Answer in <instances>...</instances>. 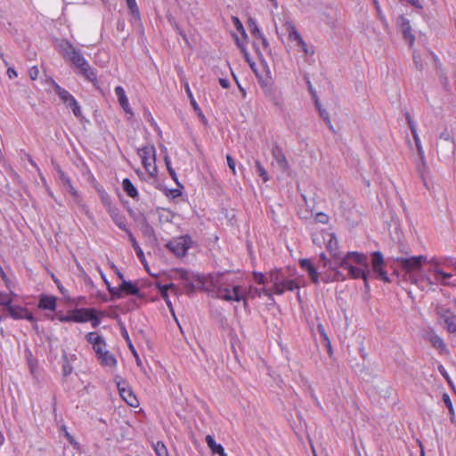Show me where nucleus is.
<instances>
[{
    "instance_id": "obj_1",
    "label": "nucleus",
    "mask_w": 456,
    "mask_h": 456,
    "mask_svg": "<svg viewBox=\"0 0 456 456\" xmlns=\"http://www.w3.org/2000/svg\"><path fill=\"white\" fill-rule=\"evenodd\" d=\"M320 235L322 236V240L319 238H315V244H318L320 247L323 245L335 263L340 268L347 271V278L362 279L364 281L365 289L369 290L370 271L367 255L356 251H349L345 256H341L338 241L330 226L329 229L321 230Z\"/></svg>"
},
{
    "instance_id": "obj_2",
    "label": "nucleus",
    "mask_w": 456,
    "mask_h": 456,
    "mask_svg": "<svg viewBox=\"0 0 456 456\" xmlns=\"http://www.w3.org/2000/svg\"><path fill=\"white\" fill-rule=\"evenodd\" d=\"M207 289L216 298L227 302L243 301L244 306L248 305L246 289L232 283L224 274L210 275Z\"/></svg>"
},
{
    "instance_id": "obj_3",
    "label": "nucleus",
    "mask_w": 456,
    "mask_h": 456,
    "mask_svg": "<svg viewBox=\"0 0 456 456\" xmlns=\"http://www.w3.org/2000/svg\"><path fill=\"white\" fill-rule=\"evenodd\" d=\"M57 49L61 56L79 69V73L91 82L97 80V74L85 59L80 50L76 49L68 40H61Z\"/></svg>"
},
{
    "instance_id": "obj_4",
    "label": "nucleus",
    "mask_w": 456,
    "mask_h": 456,
    "mask_svg": "<svg viewBox=\"0 0 456 456\" xmlns=\"http://www.w3.org/2000/svg\"><path fill=\"white\" fill-rule=\"evenodd\" d=\"M426 263H429L434 265L433 269H430L429 272L433 274V279L430 277H426V281L429 285L434 284H441L444 286H452L454 285L453 282L449 280L452 277V274L450 273L444 272L439 265L442 264L440 260L436 257H432L430 260H428Z\"/></svg>"
},
{
    "instance_id": "obj_5",
    "label": "nucleus",
    "mask_w": 456,
    "mask_h": 456,
    "mask_svg": "<svg viewBox=\"0 0 456 456\" xmlns=\"http://www.w3.org/2000/svg\"><path fill=\"white\" fill-rule=\"evenodd\" d=\"M137 153L142 159V164L151 176H155L158 169L156 166V149L149 144L138 149Z\"/></svg>"
},
{
    "instance_id": "obj_6",
    "label": "nucleus",
    "mask_w": 456,
    "mask_h": 456,
    "mask_svg": "<svg viewBox=\"0 0 456 456\" xmlns=\"http://www.w3.org/2000/svg\"><path fill=\"white\" fill-rule=\"evenodd\" d=\"M287 273L281 269H275L268 273V282L272 283L270 288H263L265 297L269 299L273 298V295H282L281 285L284 281Z\"/></svg>"
},
{
    "instance_id": "obj_7",
    "label": "nucleus",
    "mask_w": 456,
    "mask_h": 456,
    "mask_svg": "<svg viewBox=\"0 0 456 456\" xmlns=\"http://www.w3.org/2000/svg\"><path fill=\"white\" fill-rule=\"evenodd\" d=\"M395 261L407 273L416 272L421 269L424 263L428 261L425 256H413L410 257H396Z\"/></svg>"
},
{
    "instance_id": "obj_8",
    "label": "nucleus",
    "mask_w": 456,
    "mask_h": 456,
    "mask_svg": "<svg viewBox=\"0 0 456 456\" xmlns=\"http://www.w3.org/2000/svg\"><path fill=\"white\" fill-rule=\"evenodd\" d=\"M191 239L189 235L179 236L171 240L167 248L172 251L176 256H184L190 248Z\"/></svg>"
},
{
    "instance_id": "obj_9",
    "label": "nucleus",
    "mask_w": 456,
    "mask_h": 456,
    "mask_svg": "<svg viewBox=\"0 0 456 456\" xmlns=\"http://www.w3.org/2000/svg\"><path fill=\"white\" fill-rule=\"evenodd\" d=\"M56 171L58 174V178L61 185L66 189V191L73 197L74 202L80 208H85V204L83 200L79 194V192L74 188L72 185L70 178L67 175V174L58 166L56 167Z\"/></svg>"
},
{
    "instance_id": "obj_10",
    "label": "nucleus",
    "mask_w": 456,
    "mask_h": 456,
    "mask_svg": "<svg viewBox=\"0 0 456 456\" xmlns=\"http://www.w3.org/2000/svg\"><path fill=\"white\" fill-rule=\"evenodd\" d=\"M371 268L377 278L384 282H390L388 274L385 270L384 256L380 251H374L371 253Z\"/></svg>"
},
{
    "instance_id": "obj_11",
    "label": "nucleus",
    "mask_w": 456,
    "mask_h": 456,
    "mask_svg": "<svg viewBox=\"0 0 456 456\" xmlns=\"http://www.w3.org/2000/svg\"><path fill=\"white\" fill-rule=\"evenodd\" d=\"M319 256L321 260L323 262V266L328 267L331 272L327 279L321 277L322 281H324L325 282L335 281H344L347 279V275H345L338 269L339 265L335 263L333 258L332 261L328 259L323 252H321L319 254Z\"/></svg>"
},
{
    "instance_id": "obj_12",
    "label": "nucleus",
    "mask_w": 456,
    "mask_h": 456,
    "mask_svg": "<svg viewBox=\"0 0 456 456\" xmlns=\"http://www.w3.org/2000/svg\"><path fill=\"white\" fill-rule=\"evenodd\" d=\"M286 32L288 33V37L290 41L296 42V45L300 47L301 50L307 54L308 50L306 48V44L303 40L302 37L295 28L292 22L287 21L284 25Z\"/></svg>"
},
{
    "instance_id": "obj_13",
    "label": "nucleus",
    "mask_w": 456,
    "mask_h": 456,
    "mask_svg": "<svg viewBox=\"0 0 456 456\" xmlns=\"http://www.w3.org/2000/svg\"><path fill=\"white\" fill-rule=\"evenodd\" d=\"M441 319L445 324V329L449 333H456V315L449 308L441 307L438 310Z\"/></svg>"
},
{
    "instance_id": "obj_14",
    "label": "nucleus",
    "mask_w": 456,
    "mask_h": 456,
    "mask_svg": "<svg viewBox=\"0 0 456 456\" xmlns=\"http://www.w3.org/2000/svg\"><path fill=\"white\" fill-rule=\"evenodd\" d=\"M117 386L120 396L128 405L132 407H136L139 404V402L136 396L134 395V392L125 381L118 382Z\"/></svg>"
},
{
    "instance_id": "obj_15",
    "label": "nucleus",
    "mask_w": 456,
    "mask_h": 456,
    "mask_svg": "<svg viewBox=\"0 0 456 456\" xmlns=\"http://www.w3.org/2000/svg\"><path fill=\"white\" fill-rule=\"evenodd\" d=\"M405 119H406L407 125L411 130L412 138L414 140L418 154L419 155L420 159H423L425 158L424 150L422 148L420 138L417 132L416 124L409 112L405 113Z\"/></svg>"
},
{
    "instance_id": "obj_16",
    "label": "nucleus",
    "mask_w": 456,
    "mask_h": 456,
    "mask_svg": "<svg viewBox=\"0 0 456 456\" xmlns=\"http://www.w3.org/2000/svg\"><path fill=\"white\" fill-rule=\"evenodd\" d=\"M108 212L115 223V224L121 230L125 231L126 233L130 232V230L126 226V219L125 216L121 213V211L116 208L110 205V203L108 204Z\"/></svg>"
},
{
    "instance_id": "obj_17",
    "label": "nucleus",
    "mask_w": 456,
    "mask_h": 456,
    "mask_svg": "<svg viewBox=\"0 0 456 456\" xmlns=\"http://www.w3.org/2000/svg\"><path fill=\"white\" fill-rule=\"evenodd\" d=\"M399 25L403 33V38L408 41L410 46L413 45L415 42V36L411 32V26L410 20L404 16L399 17Z\"/></svg>"
},
{
    "instance_id": "obj_18",
    "label": "nucleus",
    "mask_w": 456,
    "mask_h": 456,
    "mask_svg": "<svg viewBox=\"0 0 456 456\" xmlns=\"http://www.w3.org/2000/svg\"><path fill=\"white\" fill-rule=\"evenodd\" d=\"M157 287L160 292L162 298L165 300L167 307L169 308V310L171 312H173V306H172V303L168 297V291L170 290L174 295L176 296L178 293V289L173 283H168V284H164V285L158 284Z\"/></svg>"
},
{
    "instance_id": "obj_19",
    "label": "nucleus",
    "mask_w": 456,
    "mask_h": 456,
    "mask_svg": "<svg viewBox=\"0 0 456 456\" xmlns=\"http://www.w3.org/2000/svg\"><path fill=\"white\" fill-rule=\"evenodd\" d=\"M439 139L443 140L444 142H446L448 144V151L447 152H444V158L452 157L456 152V143L454 142V139L450 134L449 131L447 129H444L439 134Z\"/></svg>"
},
{
    "instance_id": "obj_20",
    "label": "nucleus",
    "mask_w": 456,
    "mask_h": 456,
    "mask_svg": "<svg viewBox=\"0 0 456 456\" xmlns=\"http://www.w3.org/2000/svg\"><path fill=\"white\" fill-rule=\"evenodd\" d=\"M93 312V308H77L72 310V319L73 322H86L89 321L91 316L89 314Z\"/></svg>"
},
{
    "instance_id": "obj_21",
    "label": "nucleus",
    "mask_w": 456,
    "mask_h": 456,
    "mask_svg": "<svg viewBox=\"0 0 456 456\" xmlns=\"http://www.w3.org/2000/svg\"><path fill=\"white\" fill-rule=\"evenodd\" d=\"M56 297L54 296L41 295L38 307L43 310L54 311L56 309Z\"/></svg>"
},
{
    "instance_id": "obj_22",
    "label": "nucleus",
    "mask_w": 456,
    "mask_h": 456,
    "mask_svg": "<svg viewBox=\"0 0 456 456\" xmlns=\"http://www.w3.org/2000/svg\"><path fill=\"white\" fill-rule=\"evenodd\" d=\"M206 443L209 449L211 450L212 453L218 454L219 456H228L227 453L224 452L223 445L217 444L212 436L208 435L206 436Z\"/></svg>"
},
{
    "instance_id": "obj_23",
    "label": "nucleus",
    "mask_w": 456,
    "mask_h": 456,
    "mask_svg": "<svg viewBox=\"0 0 456 456\" xmlns=\"http://www.w3.org/2000/svg\"><path fill=\"white\" fill-rule=\"evenodd\" d=\"M184 89H185V92H186V94L188 95V98L190 99V103L192 106L194 111L197 113L199 118L205 123L206 122V118H205L202 110H200L199 104L197 103L196 100L194 99L193 94H192V93L191 91V88L189 86L188 82L184 83Z\"/></svg>"
},
{
    "instance_id": "obj_24",
    "label": "nucleus",
    "mask_w": 456,
    "mask_h": 456,
    "mask_svg": "<svg viewBox=\"0 0 456 456\" xmlns=\"http://www.w3.org/2000/svg\"><path fill=\"white\" fill-rule=\"evenodd\" d=\"M317 329L320 334L321 343L322 344L323 347L327 350L328 354L331 356L333 354V350L330 340L327 333L325 332L324 327L322 324H318Z\"/></svg>"
},
{
    "instance_id": "obj_25",
    "label": "nucleus",
    "mask_w": 456,
    "mask_h": 456,
    "mask_svg": "<svg viewBox=\"0 0 456 456\" xmlns=\"http://www.w3.org/2000/svg\"><path fill=\"white\" fill-rule=\"evenodd\" d=\"M282 294L286 291H293L299 289V281L296 278H289L288 275L285 277L284 281L281 285Z\"/></svg>"
},
{
    "instance_id": "obj_26",
    "label": "nucleus",
    "mask_w": 456,
    "mask_h": 456,
    "mask_svg": "<svg viewBox=\"0 0 456 456\" xmlns=\"http://www.w3.org/2000/svg\"><path fill=\"white\" fill-rule=\"evenodd\" d=\"M315 110H318L319 112V115L320 117L322 118V120L326 123L327 126L329 127V129L332 132V133H335V129H334V126H332L331 124V121H330V116H329V113L328 111L323 109L320 104H319V102H318V99L315 97Z\"/></svg>"
},
{
    "instance_id": "obj_27",
    "label": "nucleus",
    "mask_w": 456,
    "mask_h": 456,
    "mask_svg": "<svg viewBox=\"0 0 456 456\" xmlns=\"http://www.w3.org/2000/svg\"><path fill=\"white\" fill-rule=\"evenodd\" d=\"M51 83L53 86L55 93L58 94V96L64 104L68 102L69 100H71L73 95L69 92L60 86L54 80H52Z\"/></svg>"
},
{
    "instance_id": "obj_28",
    "label": "nucleus",
    "mask_w": 456,
    "mask_h": 456,
    "mask_svg": "<svg viewBox=\"0 0 456 456\" xmlns=\"http://www.w3.org/2000/svg\"><path fill=\"white\" fill-rule=\"evenodd\" d=\"M97 359L102 366L114 367L117 364L115 356L109 351L103 352L102 355L97 357Z\"/></svg>"
},
{
    "instance_id": "obj_29",
    "label": "nucleus",
    "mask_w": 456,
    "mask_h": 456,
    "mask_svg": "<svg viewBox=\"0 0 456 456\" xmlns=\"http://www.w3.org/2000/svg\"><path fill=\"white\" fill-rule=\"evenodd\" d=\"M428 340L431 343L432 346L439 350L440 353H444L447 350L444 339L435 333L431 334L429 336Z\"/></svg>"
},
{
    "instance_id": "obj_30",
    "label": "nucleus",
    "mask_w": 456,
    "mask_h": 456,
    "mask_svg": "<svg viewBox=\"0 0 456 456\" xmlns=\"http://www.w3.org/2000/svg\"><path fill=\"white\" fill-rule=\"evenodd\" d=\"M122 188L124 191L131 198L136 199L138 198V191L132 183L130 179L125 178L122 182Z\"/></svg>"
},
{
    "instance_id": "obj_31",
    "label": "nucleus",
    "mask_w": 456,
    "mask_h": 456,
    "mask_svg": "<svg viewBox=\"0 0 456 456\" xmlns=\"http://www.w3.org/2000/svg\"><path fill=\"white\" fill-rule=\"evenodd\" d=\"M10 316L14 320H21L24 318L27 308L20 305H11L8 309Z\"/></svg>"
},
{
    "instance_id": "obj_32",
    "label": "nucleus",
    "mask_w": 456,
    "mask_h": 456,
    "mask_svg": "<svg viewBox=\"0 0 456 456\" xmlns=\"http://www.w3.org/2000/svg\"><path fill=\"white\" fill-rule=\"evenodd\" d=\"M442 399H443V402L444 403L446 408L449 411L451 422L452 424H455L456 423V415H455L453 404H452L450 395L447 393H444Z\"/></svg>"
},
{
    "instance_id": "obj_33",
    "label": "nucleus",
    "mask_w": 456,
    "mask_h": 456,
    "mask_svg": "<svg viewBox=\"0 0 456 456\" xmlns=\"http://www.w3.org/2000/svg\"><path fill=\"white\" fill-rule=\"evenodd\" d=\"M249 28H250V32L251 34L256 37V38H259L263 45L265 46H267L268 45V43H267V40L266 38L265 37V36L261 33L259 28L257 27L256 21L252 20H249Z\"/></svg>"
},
{
    "instance_id": "obj_34",
    "label": "nucleus",
    "mask_w": 456,
    "mask_h": 456,
    "mask_svg": "<svg viewBox=\"0 0 456 456\" xmlns=\"http://www.w3.org/2000/svg\"><path fill=\"white\" fill-rule=\"evenodd\" d=\"M121 289L122 292L126 293V295H138L139 289L136 285L132 283L131 281H127L126 280H123L121 282Z\"/></svg>"
},
{
    "instance_id": "obj_35",
    "label": "nucleus",
    "mask_w": 456,
    "mask_h": 456,
    "mask_svg": "<svg viewBox=\"0 0 456 456\" xmlns=\"http://www.w3.org/2000/svg\"><path fill=\"white\" fill-rule=\"evenodd\" d=\"M273 156L276 159L279 166L282 168H285L287 166V161L285 156L283 155L281 149L278 147L273 149Z\"/></svg>"
},
{
    "instance_id": "obj_36",
    "label": "nucleus",
    "mask_w": 456,
    "mask_h": 456,
    "mask_svg": "<svg viewBox=\"0 0 456 456\" xmlns=\"http://www.w3.org/2000/svg\"><path fill=\"white\" fill-rule=\"evenodd\" d=\"M67 107L70 108L72 110L73 114L77 118H80L82 116V111L79 103L75 99L74 96H72L71 100H69L68 102L65 103Z\"/></svg>"
},
{
    "instance_id": "obj_37",
    "label": "nucleus",
    "mask_w": 456,
    "mask_h": 456,
    "mask_svg": "<svg viewBox=\"0 0 456 456\" xmlns=\"http://www.w3.org/2000/svg\"><path fill=\"white\" fill-rule=\"evenodd\" d=\"M128 238H129V240L132 244V247L134 248L137 256L142 260V258L144 257V254H143V251L142 249L141 248V247L139 246L138 242L136 241L134 236L133 235V233L131 232H128Z\"/></svg>"
},
{
    "instance_id": "obj_38",
    "label": "nucleus",
    "mask_w": 456,
    "mask_h": 456,
    "mask_svg": "<svg viewBox=\"0 0 456 456\" xmlns=\"http://www.w3.org/2000/svg\"><path fill=\"white\" fill-rule=\"evenodd\" d=\"M152 447L157 456H169L167 446L163 442L158 441L152 444Z\"/></svg>"
},
{
    "instance_id": "obj_39",
    "label": "nucleus",
    "mask_w": 456,
    "mask_h": 456,
    "mask_svg": "<svg viewBox=\"0 0 456 456\" xmlns=\"http://www.w3.org/2000/svg\"><path fill=\"white\" fill-rule=\"evenodd\" d=\"M86 341L93 346H96L97 344H101L104 338L100 336L97 332H89L86 336Z\"/></svg>"
},
{
    "instance_id": "obj_40",
    "label": "nucleus",
    "mask_w": 456,
    "mask_h": 456,
    "mask_svg": "<svg viewBox=\"0 0 456 456\" xmlns=\"http://www.w3.org/2000/svg\"><path fill=\"white\" fill-rule=\"evenodd\" d=\"M126 2L127 8L129 10L130 14L134 18L139 19L140 12H139V8L137 6L136 1L135 0H126Z\"/></svg>"
},
{
    "instance_id": "obj_41",
    "label": "nucleus",
    "mask_w": 456,
    "mask_h": 456,
    "mask_svg": "<svg viewBox=\"0 0 456 456\" xmlns=\"http://www.w3.org/2000/svg\"><path fill=\"white\" fill-rule=\"evenodd\" d=\"M115 94L118 97L119 104L121 105L124 103L126 105V102H128V98L126 97L124 88L121 86H116Z\"/></svg>"
},
{
    "instance_id": "obj_42",
    "label": "nucleus",
    "mask_w": 456,
    "mask_h": 456,
    "mask_svg": "<svg viewBox=\"0 0 456 456\" xmlns=\"http://www.w3.org/2000/svg\"><path fill=\"white\" fill-rule=\"evenodd\" d=\"M299 264L303 269L307 270L309 276L311 277V279L314 280V265H313L311 259H308V258L301 259Z\"/></svg>"
},
{
    "instance_id": "obj_43",
    "label": "nucleus",
    "mask_w": 456,
    "mask_h": 456,
    "mask_svg": "<svg viewBox=\"0 0 456 456\" xmlns=\"http://www.w3.org/2000/svg\"><path fill=\"white\" fill-rule=\"evenodd\" d=\"M255 167H256V172L257 173V175L260 177H262L264 182H267L269 180L268 174H267L266 170L265 169V167L261 165V163L258 160H256L255 162Z\"/></svg>"
},
{
    "instance_id": "obj_44",
    "label": "nucleus",
    "mask_w": 456,
    "mask_h": 456,
    "mask_svg": "<svg viewBox=\"0 0 456 456\" xmlns=\"http://www.w3.org/2000/svg\"><path fill=\"white\" fill-rule=\"evenodd\" d=\"M247 292V298H255V297H261L264 296L263 289H257L255 287L250 286L248 289H246Z\"/></svg>"
},
{
    "instance_id": "obj_45",
    "label": "nucleus",
    "mask_w": 456,
    "mask_h": 456,
    "mask_svg": "<svg viewBox=\"0 0 456 456\" xmlns=\"http://www.w3.org/2000/svg\"><path fill=\"white\" fill-rule=\"evenodd\" d=\"M12 297L4 292L0 291V305L4 306L7 309L12 305Z\"/></svg>"
},
{
    "instance_id": "obj_46",
    "label": "nucleus",
    "mask_w": 456,
    "mask_h": 456,
    "mask_svg": "<svg viewBox=\"0 0 456 456\" xmlns=\"http://www.w3.org/2000/svg\"><path fill=\"white\" fill-rule=\"evenodd\" d=\"M300 74L302 75V79L304 82L307 85L308 91L311 95H314V87L311 83V76L310 74L305 70H300Z\"/></svg>"
},
{
    "instance_id": "obj_47",
    "label": "nucleus",
    "mask_w": 456,
    "mask_h": 456,
    "mask_svg": "<svg viewBox=\"0 0 456 456\" xmlns=\"http://www.w3.org/2000/svg\"><path fill=\"white\" fill-rule=\"evenodd\" d=\"M330 219V218L327 214L323 212H315V224H329Z\"/></svg>"
},
{
    "instance_id": "obj_48",
    "label": "nucleus",
    "mask_w": 456,
    "mask_h": 456,
    "mask_svg": "<svg viewBox=\"0 0 456 456\" xmlns=\"http://www.w3.org/2000/svg\"><path fill=\"white\" fill-rule=\"evenodd\" d=\"M253 277L255 281L258 284H265L268 281V273L264 274L263 273L254 272Z\"/></svg>"
},
{
    "instance_id": "obj_49",
    "label": "nucleus",
    "mask_w": 456,
    "mask_h": 456,
    "mask_svg": "<svg viewBox=\"0 0 456 456\" xmlns=\"http://www.w3.org/2000/svg\"><path fill=\"white\" fill-rule=\"evenodd\" d=\"M250 65V68L251 69L253 70V72L256 74V76L258 78V82L259 84L262 86H267L270 83V79L266 78V79H264L257 72V70L256 69V64L254 62H251L249 63Z\"/></svg>"
},
{
    "instance_id": "obj_50",
    "label": "nucleus",
    "mask_w": 456,
    "mask_h": 456,
    "mask_svg": "<svg viewBox=\"0 0 456 456\" xmlns=\"http://www.w3.org/2000/svg\"><path fill=\"white\" fill-rule=\"evenodd\" d=\"M376 11H377V15H378V18L383 21V22H387V20H386V17L381 10V7H380V4H379V0H374V4H373Z\"/></svg>"
},
{
    "instance_id": "obj_51",
    "label": "nucleus",
    "mask_w": 456,
    "mask_h": 456,
    "mask_svg": "<svg viewBox=\"0 0 456 456\" xmlns=\"http://www.w3.org/2000/svg\"><path fill=\"white\" fill-rule=\"evenodd\" d=\"M94 351L95 352L97 357L102 355L103 352H106V343L105 340H102L101 344H97L94 347Z\"/></svg>"
},
{
    "instance_id": "obj_52",
    "label": "nucleus",
    "mask_w": 456,
    "mask_h": 456,
    "mask_svg": "<svg viewBox=\"0 0 456 456\" xmlns=\"http://www.w3.org/2000/svg\"><path fill=\"white\" fill-rule=\"evenodd\" d=\"M72 370H73V368L70 365V363L69 362V361L67 360V357L65 356L64 362L62 364V374L64 376H69L72 372Z\"/></svg>"
},
{
    "instance_id": "obj_53",
    "label": "nucleus",
    "mask_w": 456,
    "mask_h": 456,
    "mask_svg": "<svg viewBox=\"0 0 456 456\" xmlns=\"http://www.w3.org/2000/svg\"><path fill=\"white\" fill-rule=\"evenodd\" d=\"M108 290L116 298H120L122 297L121 284L118 288L109 286Z\"/></svg>"
},
{
    "instance_id": "obj_54",
    "label": "nucleus",
    "mask_w": 456,
    "mask_h": 456,
    "mask_svg": "<svg viewBox=\"0 0 456 456\" xmlns=\"http://www.w3.org/2000/svg\"><path fill=\"white\" fill-rule=\"evenodd\" d=\"M89 316H91V318L89 319L88 322H91L93 328H97L100 325L101 321L96 316L95 309L93 308V312L89 314Z\"/></svg>"
},
{
    "instance_id": "obj_55",
    "label": "nucleus",
    "mask_w": 456,
    "mask_h": 456,
    "mask_svg": "<svg viewBox=\"0 0 456 456\" xmlns=\"http://www.w3.org/2000/svg\"><path fill=\"white\" fill-rule=\"evenodd\" d=\"M52 277H53V280L54 283L57 285V288L60 290V292L63 296H67L68 290L62 286V284L61 283L60 280L58 278H56L54 275H52Z\"/></svg>"
},
{
    "instance_id": "obj_56",
    "label": "nucleus",
    "mask_w": 456,
    "mask_h": 456,
    "mask_svg": "<svg viewBox=\"0 0 456 456\" xmlns=\"http://www.w3.org/2000/svg\"><path fill=\"white\" fill-rule=\"evenodd\" d=\"M39 75V70L37 66H33L28 69V76L32 80H36Z\"/></svg>"
},
{
    "instance_id": "obj_57",
    "label": "nucleus",
    "mask_w": 456,
    "mask_h": 456,
    "mask_svg": "<svg viewBox=\"0 0 456 456\" xmlns=\"http://www.w3.org/2000/svg\"><path fill=\"white\" fill-rule=\"evenodd\" d=\"M226 160H227L229 168L232 171L233 175H235L236 174L235 160L233 159V158L231 155L226 156Z\"/></svg>"
},
{
    "instance_id": "obj_58",
    "label": "nucleus",
    "mask_w": 456,
    "mask_h": 456,
    "mask_svg": "<svg viewBox=\"0 0 456 456\" xmlns=\"http://www.w3.org/2000/svg\"><path fill=\"white\" fill-rule=\"evenodd\" d=\"M163 151H165V156H164V161H165V164H166V167H167V171L169 170V168H173L172 166H171V159L167 152V148L166 147H163L162 149Z\"/></svg>"
},
{
    "instance_id": "obj_59",
    "label": "nucleus",
    "mask_w": 456,
    "mask_h": 456,
    "mask_svg": "<svg viewBox=\"0 0 456 456\" xmlns=\"http://www.w3.org/2000/svg\"><path fill=\"white\" fill-rule=\"evenodd\" d=\"M59 321L61 322H73L72 319V311L69 312L67 315H61L58 317Z\"/></svg>"
},
{
    "instance_id": "obj_60",
    "label": "nucleus",
    "mask_w": 456,
    "mask_h": 456,
    "mask_svg": "<svg viewBox=\"0 0 456 456\" xmlns=\"http://www.w3.org/2000/svg\"><path fill=\"white\" fill-rule=\"evenodd\" d=\"M120 106L122 107L126 113L129 114L130 116L134 115L133 110L129 105V102H126V105L123 103Z\"/></svg>"
},
{
    "instance_id": "obj_61",
    "label": "nucleus",
    "mask_w": 456,
    "mask_h": 456,
    "mask_svg": "<svg viewBox=\"0 0 456 456\" xmlns=\"http://www.w3.org/2000/svg\"><path fill=\"white\" fill-rule=\"evenodd\" d=\"M31 322H36V319L31 312H29L28 309L26 310V314H24V318Z\"/></svg>"
},
{
    "instance_id": "obj_62",
    "label": "nucleus",
    "mask_w": 456,
    "mask_h": 456,
    "mask_svg": "<svg viewBox=\"0 0 456 456\" xmlns=\"http://www.w3.org/2000/svg\"><path fill=\"white\" fill-rule=\"evenodd\" d=\"M413 62L417 69L420 70L423 69L422 63L420 62L419 56H417L415 53L413 54Z\"/></svg>"
},
{
    "instance_id": "obj_63",
    "label": "nucleus",
    "mask_w": 456,
    "mask_h": 456,
    "mask_svg": "<svg viewBox=\"0 0 456 456\" xmlns=\"http://www.w3.org/2000/svg\"><path fill=\"white\" fill-rule=\"evenodd\" d=\"M437 146L440 147V153L444 158V152L448 151V144L446 142L437 143Z\"/></svg>"
},
{
    "instance_id": "obj_64",
    "label": "nucleus",
    "mask_w": 456,
    "mask_h": 456,
    "mask_svg": "<svg viewBox=\"0 0 456 456\" xmlns=\"http://www.w3.org/2000/svg\"><path fill=\"white\" fill-rule=\"evenodd\" d=\"M232 19H233V21H234V24H235L237 29L239 31H242L243 33H245L243 26H242L241 22L240 21V20L237 17H233Z\"/></svg>"
}]
</instances>
